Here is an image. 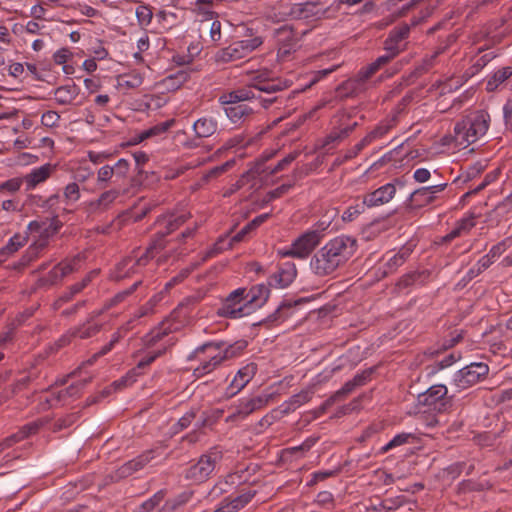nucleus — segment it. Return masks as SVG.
I'll use <instances>...</instances> for the list:
<instances>
[{
  "instance_id": "1",
  "label": "nucleus",
  "mask_w": 512,
  "mask_h": 512,
  "mask_svg": "<svg viewBox=\"0 0 512 512\" xmlns=\"http://www.w3.org/2000/svg\"><path fill=\"white\" fill-rule=\"evenodd\" d=\"M288 86L287 81L269 77L267 71L255 72L248 85L230 92L223 93L219 97V103L227 105L224 111L227 118L233 124H241L248 121L255 113L254 100H259V105L268 107L276 98H262L261 92L273 94Z\"/></svg>"
},
{
  "instance_id": "2",
  "label": "nucleus",
  "mask_w": 512,
  "mask_h": 512,
  "mask_svg": "<svg viewBox=\"0 0 512 512\" xmlns=\"http://www.w3.org/2000/svg\"><path fill=\"white\" fill-rule=\"evenodd\" d=\"M186 219L187 214L184 212L180 214H169L158 219V226L166 229L165 232H162L161 230L158 231V234L163 238L165 235L182 225ZM163 247V239H158L155 240L143 253L140 250L133 251L132 255L124 258L117 264L114 271V278L119 280L132 274L139 273L140 270L145 267L161 249H163Z\"/></svg>"
},
{
  "instance_id": "3",
  "label": "nucleus",
  "mask_w": 512,
  "mask_h": 512,
  "mask_svg": "<svg viewBox=\"0 0 512 512\" xmlns=\"http://www.w3.org/2000/svg\"><path fill=\"white\" fill-rule=\"evenodd\" d=\"M189 321V314L187 308L184 306H178L174 309L171 314L160 324V326L151 331L145 337V344L148 347L157 346L156 349L148 351L137 363L131 373L133 375H139L146 367L153 363L158 357H160L167 349V343L163 342V339L169 333L177 332L181 330Z\"/></svg>"
},
{
  "instance_id": "4",
  "label": "nucleus",
  "mask_w": 512,
  "mask_h": 512,
  "mask_svg": "<svg viewBox=\"0 0 512 512\" xmlns=\"http://www.w3.org/2000/svg\"><path fill=\"white\" fill-rule=\"evenodd\" d=\"M356 251V240L349 236H338L319 249L310 261L312 272L318 276L332 274L346 263Z\"/></svg>"
},
{
  "instance_id": "5",
  "label": "nucleus",
  "mask_w": 512,
  "mask_h": 512,
  "mask_svg": "<svg viewBox=\"0 0 512 512\" xmlns=\"http://www.w3.org/2000/svg\"><path fill=\"white\" fill-rule=\"evenodd\" d=\"M239 348L237 345L216 342H208L197 347L189 356L190 360L199 361V365L193 368V374L199 378L211 373L225 360L237 356Z\"/></svg>"
},
{
  "instance_id": "6",
  "label": "nucleus",
  "mask_w": 512,
  "mask_h": 512,
  "mask_svg": "<svg viewBox=\"0 0 512 512\" xmlns=\"http://www.w3.org/2000/svg\"><path fill=\"white\" fill-rule=\"evenodd\" d=\"M490 115L484 110L467 114L454 127V138L458 145L467 147L484 137L490 125Z\"/></svg>"
},
{
  "instance_id": "7",
  "label": "nucleus",
  "mask_w": 512,
  "mask_h": 512,
  "mask_svg": "<svg viewBox=\"0 0 512 512\" xmlns=\"http://www.w3.org/2000/svg\"><path fill=\"white\" fill-rule=\"evenodd\" d=\"M222 459L223 451L219 447H213L185 469L184 477L195 483H202L210 478Z\"/></svg>"
},
{
  "instance_id": "8",
  "label": "nucleus",
  "mask_w": 512,
  "mask_h": 512,
  "mask_svg": "<svg viewBox=\"0 0 512 512\" xmlns=\"http://www.w3.org/2000/svg\"><path fill=\"white\" fill-rule=\"evenodd\" d=\"M263 44V38L253 36L248 39L232 42L225 48L220 49L216 55V61L222 63L233 62L247 57Z\"/></svg>"
},
{
  "instance_id": "9",
  "label": "nucleus",
  "mask_w": 512,
  "mask_h": 512,
  "mask_svg": "<svg viewBox=\"0 0 512 512\" xmlns=\"http://www.w3.org/2000/svg\"><path fill=\"white\" fill-rule=\"evenodd\" d=\"M126 189L120 186L103 191L97 198L83 202L81 208L87 217H97L109 211L113 205L120 202Z\"/></svg>"
},
{
  "instance_id": "10",
  "label": "nucleus",
  "mask_w": 512,
  "mask_h": 512,
  "mask_svg": "<svg viewBox=\"0 0 512 512\" xmlns=\"http://www.w3.org/2000/svg\"><path fill=\"white\" fill-rule=\"evenodd\" d=\"M489 370L486 363L472 362L455 372L452 382L459 390H465L485 380Z\"/></svg>"
},
{
  "instance_id": "11",
  "label": "nucleus",
  "mask_w": 512,
  "mask_h": 512,
  "mask_svg": "<svg viewBox=\"0 0 512 512\" xmlns=\"http://www.w3.org/2000/svg\"><path fill=\"white\" fill-rule=\"evenodd\" d=\"M219 317L239 319L250 315L249 308L245 303L243 288L233 290L220 304L216 310Z\"/></svg>"
},
{
  "instance_id": "12",
  "label": "nucleus",
  "mask_w": 512,
  "mask_h": 512,
  "mask_svg": "<svg viewBox=\"0 0 512 512\" xmlns=\"http://www.w3.org/2000/svg\"><path fill=\"white\" fill-rule=\"evenodd\" d=\"M315 9L316 4L311 2L280 5L270 11L267 18L273 22L285 21L288 18L308 19L315 15Z\"/></svg>"
},
{
  "instance_id": "13",
  "label": "nucleus",
  "mask_w": 512,
  "mask_h": 512,
  "mask_svg": "<svg viewBox=\"0 0 512 512\" xmlns=\"http://www.w3.org/2000/svg\"><path fill=\"white\" fill-rule=\"evenodd\" d=\"M28 229L31 233H37L38 238L34 241L32 245L27 250V261H31L36 258L40 251L45 249L48 245L49 238L57 233L58 227L53 223H40L37 221H32L28 225Z\"/></svg>"
},
{
  "instance_id": "14",
  "label": "nucleus",
  "mask_w": 512,
  "mask_h": 512,
  "mask_svg": "<svg viewBox=\"0 0 512 512\" xmlns=\"http://www.w3.org/2000/svg\"><path fill=\"white\" fill-rule=\"evenodd\" d=\"M321 238L322 234L318 231H307L299 236L288 249L282 251V255L304 259L320 243Z\"/></svg>"
},
{
  "instance_id": "15",
  "label": "nucleus",
  "mask_w": 512,
  "mask_h": 512,
  "mask_svg": "<svg viewBox=\"0 0 512 512\" xmlns=\"http://www.w3.org/2000/svg\"><path fill=\"white\" fill-rule=\"evenodd\" d=\"M82 261L83 258L81 255L63 260L55 265L46 276L41 278V283L49 286L58 284L66 276L80 269Z\"/></svg>"
},
{
  "instance_id": "16",
  "label": "nucleus",
  "mask_w": 512,
  "mask_h": 512,
  "mask_svg": "<svg viewBox=\"0 0 512 512\" xmlns=\"http://www.w3.org/2000/svg\"><path fill=\"white\" fill-rule=\"evenodd\" d=\"M447 187V183L437 185L424 186L413 191L409 198V205L412 209H420L433 204L438 195Z\"/></svg>"
},
{
  "instance_id": "17",
  "label": "nucleus",
  "mask_w": 512,
  "mask_h": 512,
  "mask_svg": "<svg viewBox=\"0 0 512 512\" xmlns=\"http://www.w3.org/2000/svg\"><path fill=\"white\" fill-rule=\"evenodd\" d=\"M397 186L404 187V182L396 179L394 182L387 183L371 193H368L363 198V204L367 207H377L390 202L397 191Z\"/></svg>"
},
{
  "instance_id": "18",
  "label": "nucleus",
  "mask_w": 512,
  "mask_h": 512,
  "mask_svg": "<svg viewBox=\"0 0 512 512\" xmlns=\"http://www.w3.org/2000/svg\"><path fill=\"white\" fill-rule=\"evenodd\" d=\"M411 26L403 23L393 28L384 42V50L390 51L392 55H398L407 47V39L410 35Z\"/></svg>"
},
{
  "instance_id": "19",
  "label": "nucleus",
  "mask_w": 512,
  "mask_h": 512,
  "mask_svg": "<svg viewBox=\"0 0 512 512\" xmlns=\"http://www.w3.org/2000/svg\"><path fill=\"white\" fill-rule=\"evenodd\" d=\"M447 393L448 389L445 385H433L426 392L418 396V401L420 404L433 407L435 410L444 411L449 404L446 398Z\"/></svg>"
},
{
  "instance_id": "20",
  "label": "nucleus",
  "mask_w": 512,
  "mask_h": 512,
  "mask_svg": "<svg viewBox=\"0 0 512 512\" xmlns=\"http://www.w3.org/2000/svg\"><path fill=\"white\" fill-rule=\"evenodd\" d=\"M243 294L249 312L252 314L267 302L270 295V287L264 283L256 284L249 289L243 288Z\"/></svg>"
},
{
  "instance_id": "21",
  "label": "nucleus",
  "mask_w": 512,
  "mask_h": 512,
  "mask_svg": "<svg viewBox=\"0 0 512 512\" xmlns=\"http://www.w3.org/2000/svg\"><path fill=\"white\" fill-rule=\"evenodd\" d=\"M296 275L297 270L295 264L285 262L268 278L267 284L270 288H286L294 281Z\"/></svg>"
},
{
  "instance_id": "22",
  "label": "nucleus",
  "mask_w": 512,
  "mask_h": 512,
  "mask_svg": "<svg viewBox=\"0 0 512 512\" xmlns=\"http://www.w3.org/2000/svg\"><path fill=\"white\" fill-rule=\"evenodd\" d=\"M55 170L56 165L51 163H46L40 167L33 168L29 173L22 177L25 185V191H32L40 184L47 181Z\"/></svg>"
},
{
  "instance_id": "23",
  "label": "nucleus",
  "mask_w": 512,
  "mask_h": 512,
  "mask_svg": "<svg viewBox=\"0 0 512 512\" xmlns=\"http://www.w3.org/2000/svg\"><path fill=\"white\" fill-rule=\"evenodd\" d=\"M256 372L257 365L255 363H248L240 368L227 387L226 394L231 397L239 393L255 376Z\"/></svg>"
},
{
  "instance_id": "24",
  "label": "nucleus",
  "mask_w": 512,
  "mask_h": 512,
  "mask_svg": "<svg viewBox=\"0 0 512 512\" xmlns=\"http://www.w3.org/2000/svg\"><path fill=\"white\" fill-rule=\"evenodd\" d=\"M255 495V490L251 488L243 489L240 494L236 496L231 495L224 499L214 512H237L246 506Z\"/></svg>"
},
{
  "instance_id": "25",
  "label": "nucleus",
  "mask_w": 512,
  "mask_h": 512,
  "mask_svg": "<svg viewBox=\"0 0 512 512\" xmlns=\"http://www.w3.org/2000/svg\"><path fill=\"white\" fill-rule=\"evenodd\" d=\"M218 128V119L213 115H203L192 124V131L196 139L209 138L217 132Z\"/></svg>"
},
{
  "instance_id": "26",
  "label": "nucleus",
  "mask_w": 512,
  "mask_h": 512,
  "mask_svg": "<svg viewBox=\"0 0 512 512\" xmlns=\"http://www.w3.org/2000/svg\"><path fill=\"white\" fill-rule=\"evenodd\" d=\"M254 230L250 224L245 225L237 234H235L232 238L228 239L227 236L219 238V240L214 244V246L206 252L203 260H207L209 258L214 257L218 253H221L224 250L230 249L234 243L241 242L245 236Z\"/></svg>"
},
{
  "instance_id": "27",
  "label": "nucleus",
  "mask_w": 512,
  "mask_h": 512,
  "mask_svg": "<svg viewBox=\"0 0 512 512\" xmlns=\"http://www.w3.org/2000/svg\"><path fill=\"white\" fill-rule=\"evenodd\" d=\"M267 403V396H257L253 398L240 399L238 404L235 406L234 412L232 413L231 417L245 418L252 412L266 406Z\"/></svg>"
},
{
  "instance_id": "28",
  "label": "nucleus",
  "mask_w": 512,
  "mask_h": 512,
  "mask_svg": "<svg viewBox=\"0 0 512 512\" xmlns=\"http://www.w3.org/2000/svg\"><path fill=\"white\" fill-rule=\"evenodd\" d=\"M156 450H149L145 453L139 455L138 457L126 462L119 469L120 477H128L133 473L142 469L146 464H148L152 459L155 458Z\"/></svg>"
},
{
  "instance_id": "29",
  "label": "nucleus",
  "mask_w": 512,
  "mask_h": 512,
  "mask_svg": "<svg viewBox=\"0 0 512 512\" xmlns=\"http://www.w3.org/2000/svg\"><path fill=\"white\" fill-rule=\"evenodd\" d=\"M397 124V115L387 117L380 121L371 131L364 137L365 142L369 145L373 142L384 138Z\"/></svg>"
},
{
  "instance_id": "30",
  "label": "nucleus",
  "mask_w": 512,
  "mask_h": 512,
  "mask_svg": "<svg viewBox=\"0 0 512 512\" xmlns=\"http://www.w3.org/2000/svg\"><path fill=\"white\" fill-rule=\"evenodd\" d=\"M80 88L75 83L62 85L54 89V99L59 105L73 104L79 96Z\"/></svg>"
},
{
  "instance_id": "31",
  "label": "nucleus",
  "mask_w": 512,
  "mask_h": 512,
  "mask_svg": "<svg viewBox=\"0 0 512 512\" xmlns=\"http://www.w3.org/2000/svg\"><path fill=\"white\" fill-rule=\"evenodd\" d=\"M85 383L86 380L72 382L68 387L52 392L51 399L47 397L46 401L50 406H54L57 403L65 402L67 397H76Z\"/></svg>"
},
{
  "instance_id": "32",
  "label": "nucleus",
  "mask_w": 512,
  "mask_h": 512,
  "mask_svg": "<svg viewBox=\"0 0 512 512\" xmlns=\"http://www.w3.org/2000/svg\"><path fill=\"white\" fill-rule=\"evenodd\" d=\"M40 425L38 422H32L29 424H26L23 426L17 433L7 437L1 444H0V453L5 449L13 444L25 439L26 437L35 434Z\"/></svg>"
},
{
  "instance_id": "33",
  "label": "nucleus",
  "mask_w": 512,
  "mask_h": 512,
  "mask_svg": "<svg viewBox=\"0 0 512 512\" xmlns=\"http://www.w3.org/2000/svg\"><path fill=\"white\" fill-rule=\"evenodd\" d=\"M129 330V324H126L119 328L113 335L109 343L104 345L98 352L92 355L91 358H89L86 362L87 365H92L95 363V361L109 353L115 345L123 338L124 334Z\"/></svg>"
},
{
  "instance_id": "34",
  "label": "nucleus",
  "mask_w": 512,
  "mask_h": 512,
  "mask_svg": "<svg viewBox=\"0 0 512 512\" xmlns=\"http://www.w3.org/2000/svg\"><path fill=\"white\" fill-rule=\"evenodd\" d=\"M73 53L68 48H61L53 54V61L57 65L62 66V70L66 75L74 73V65L71 62Z\"/></svg>"
},
{
  "instance_id": "35",
  "label": "nucleus",
  "mask_w": 512,
  "mask_h": 512,
  "mask_svg": "<svg viewBox=\"0 0 512 512\" xmlns=\"http://www.w3.org/2000/svg\"><path fill=\"white\" fill-rule=\"evenodd\" d=\"M475 226L474 217H466L459 220L455 227L444 237L445 241H452L453 239L466 235Z\"/></svg>"
},
{
  "instance_id": "36",
  "label": "nucleus",
  "mask_w": 512,
  "mask_h": 512,
  "mask_svg": "<svg viewBox=\"0 0 512 512\" xmlns=\"http://www.w3.org/2000/svg\"><path fill=\"white\" fill-rule=\"evenodd\" d=\"M317 442V438L309 437L298 446L289 447L283 450V456L288 458H300L309 451Z\"/></svg>"
},
{
  "instance_id": "37",
  "label": "nucleus",
  "mask_w": 512,
  "mask_h": 512,
  "mask_svg": "<svg viewBox=\"0 0 512 512\" xmlns=\"http://www.w3.org/2000/svg\"><path fill=\"white\" fill-rule=\"evenodd\" d=\"M512 76V67L506 66L494 72L487 81V90L494 91Z\"/></svg>"
},
{
  "instance_id": "38",
  "label": "nucleus",
  "mask_w": 512,
  "mask_h": 512,
  "mask_svg": "<svg viewBox=\"0 0 512 512\" xmlns=\"http://www.w3.org/2000/svg\"><path fill=\"white\" fill-rule=\"evenodd\" d=\"M273 37L277 48L283 44L297 40L296 34L290 26L284 25L274 30Z\"/></svg>"
},
{
  "instance_id": "39",
  "label": "nucleus",
  "mask_w": 512,
  "mask_h": 512,
  "mask_svg": "<svg viewBox=\"0 0 512 512\" xmlns=\"http://www.w3.org/2000/svg\"><path fill=\"white\" fill-rule=\"evenodd\" d=\"M175 124L174 119L166 120L143 131L144 138H152L166 133Z\"/></svg>"
},
{
  "instance_id": "40",
  "label": "nucleus",
  "mask_w": 512,
  "mask_h": 512,
  "mask_svg": "<svg viewBox=\"0 0 512 512\" xmlns=\"http://www.w3.org/2000/svg\"><path fill=\"white\" fill-rule=\"evenodd\" d=\"M100 328H101V326L97 323L87 322V323L83 324L82 326H80L79 328H77L73 332V335L80 339L90 338V337L96 335L100 331Z\"/></svg>"
},
{
  "instance_id": "41",
  "label": "nucleus",
  "mask_w": 512,
  "mask_h": 512,
  "mask_svg": "<svg viewBox=\"0 0 512 512\" xmlns=\"http://www.w3.org/2000/svg\"><path fill=\"white\" fill-rule=\"evenodd\" d=\"M24 185L22 177H14L0 183V193L14 195Z\"/></svg>"
},
{
  "instance_id": "42",
  "label": "nucleus",
  "mask_w": 512,
  "mask_h": 512,
  "mask_svg": "<svg viewBox=\"0 0 512 512\" xmlns=\"http://www.w3.org/2000/svg\"><path fill=\"white\" fill-rule=\"evenodd\" d=\"M27 242V238L21 234L12 236L8 243L2 248V252L6 255L12 254L23 247Z\"/></svg>"
},
{
  "instance_id": "43",
  "label": "nucleus",
  "mask_w": 512,
  "mask_h": 512,
  "mask_svg": "<svg viewBox=\"0 0 512 512\" xmlns=\"http://www.w3.org/2000/svg\"><path fill=\"white\" fill-rule=\"evenodd\" d=\"M138 23L140 26H148L153 18V12L149 5L140 4L135 11Z\"/></svg>"
},
{
  "instance_id": "44",
  "label": "nucleus",
  "mask_w": 512,
  "mask_h": 512,
  "mask_svg": "<svg viewBox=\"0 0 512 512\" xmlns=\"http://www.w3.org/2000/svg\"><path fill=\"white\" fill-rule=\"evenodd\" d=\"M202 26L209 28V36L213 43H217L221 40V22L217 19L208 18L202 22Z\"/></svg>"
},
{
  "instance_id": "45",
  "label": "nucleus",
  "mask_w": 512,
  "mask_h": 512,
  "mask_svg": "<svg viewBox=\"0 0 512 512\" xmlns=\"http://www.w3.org/2000/svg\"><path fill=\"white\" fill-rule=\"evenodd\" d=\"M59 200V195L55 194L50 196L47 199L42 198L39 195H29V201L32 205L44 208V209H50L52 208Z\"/></svg>"
},
{
  "instance_id": "46",
  "label": "nucleus",
  "mask_w": 512,
  "mask_h": 512,
  "mask_svg": "<svg viewBox=\"0 0 512 512\" xmlns=\"http://www.w3.org/2000/svg\"><path fill=\"white\" fill-rule=\"evenodd\" d=\"M164 498L162 491L157 492L149 500L144 502L137 512H158V506Z\"/></svg>"
},
{
  "instance_id": "47",
  "label": "nucleus",
  "mask_w": 512,
  "mask_h": 512,
  "mask_svg": "<svg viewBox=\"0 0 512 512\" xmlns=\"http://www.w3.org/2000/svg\"><path fill=\"white\" fill-rule=\"evenodd\" d=\"M354 129V126H347L337 131H332L324 140L323 146L326 147L332 143L339 142L346 138Z\"/></svg>"
},
{
  "instance_id": "48",
  "label": "nucleus",
  "mask_w": 512,
  "mask_h": 512,
  "mask_svg": "<svg viewBox=\"0 0 512 512\" xmlns=\"http://www.w3.org/2000/svg\"><path fill=\"white\" fill-rule=\"evenodd\" d=\"M369 375L361 374L355 376L351 381H348L337 393V395H347L351 393L356 387L365 384L366 379Z\"/></svg>"
},
{
  "instance_id": "49",
  "label": "nucleus",
  "mask_w": 512,
  "mask_h": 512,
  "mask_svg": "<svg viewBox=\"0 0 512 512\" xmlns=\"http://www.w3.org/2000/svg\"><path fill=\"white\" fill-rule=\"evenodd\" d=\"M63 197L67 204L75 203L80 199V188L75 182L69 183L65 186Z\"/></svg>"
},
{
  "instance_id": "50",
  "label": "nucleus",
  "mask_w": 512,
  "mask_h": 512,
  "mask_svg": "<svg viewBox=\"0 0 512 512\" xmlns=\"http://www.w3.org/2000/svg\"><path fill=\"white\" fill-rule=\"evenodd\" d=\"M312 398V393L308 390L301 391L298 394L293 395L288 402V409L295 410L301 405L309 402Z\"/></svg>"
},
{
  "instance_id": "51",
  "label": "nucleus",
  "mask_w": 512,
  "mask_h": 512,
  "mask_svg": "<svg viewBox=\"0 0 512 512\" xmlns=\"http://www.w3.org/2000/svg\"><path fill=\"white\" fill-rule=\"evenodd\" d=\"M111 167L114 172L115 182H117L127 177L130 165L126 159L121 158Z\"/></svg>"
},
{
  "instance_id": "52",
  "label": "nucleus",
  "mask_w": 512,
  "mask_h": 512,
  "mask_svg": "<svg viewBox=\"0 0 512 512\" xmlns=\"http://www.w3.org/2000/svg\"><path fill=\"white\" fill-rule=\"evenodd\" d=\"M337 210L336 209H330L327 211V213L317 222L316 229L314 231H318L320 234L321 232L327 230L333 220L337 217Z\"/></svg>"
},
{
  "instance_id": "53",
  "label": "nucleus",
  "mask_w": 512,
  "mask_h": 512,
  "mask_svg": "<svg viewBox=\"0 0 512 512\" xmlns=\"http://www.w3.org/2000/svg\"><path fill=\"white\" fill-rule=\"evenodd\" d=\"M413 435L411 433H400L395 435L382 449L383 451L392 450L398 446L404 445L409 442V439L412 438Z\"/></svg>"
},
{
  "instance_id": "54",
  "label": "nucleus",
  "mask_w": 512,
  "mask_h": 512,
  "mask_svg": "<svg viewBox=\"0 0 512 512\" xmlns=\"http://www.w3.org/2000/svg\"><path fill=\"white\" fill-rule=\"evenodd\" d=\"M143 83V76L141 73L132 71L131 73L123 76L122 78V86L127 88H137L141 86Z\"/></svg>"
},
{
  "instance_id": "55",
  "label": "nucleus",
  "mask_w": 512,
  "mask_h": 512,
  "mask_svg": "<svg viewBox=\"0 0 512 512\" xmlns=\"http://www.w3.org/2000/svg\"><path fill=\"white\" fill-rule=\"evenodd\" d=\"M493 57L494 56L491 53H485L474 59L470 68V76H473L481 71L493 59Z\"/></svg>"
},
{
  "instance_id": "56",
  "label": "nucleus",
  "mask_w": 512,
  "mask_h": 512,
  "mask_svg": "<svg viewBox=\"0 0 512 512\" xmlns=\"http://www.w3.org/2000/svg\"><path fill=\"white\" fill-rule=\"evenodd\" d=\"M297 40L291 41L289 43L283 44L277 48V57L280 61H286L291 53L295 52L297 49Z\"/></svg>"
},
{
  "instance_id": "57",
  "label": "nucleus",
  "mask_w": 512,
  "mask_h": 512,
  "mask_svg": "<svg viewBox=\"0 0 512 512\" xmlns=\"http://www.w3.org/2000/svg\"><path fill=\"white\" fill-rule=\"evenodd\" d=\"M113 169L110 165H104L97 171V182L100 187L106 185L114 177Z\"/></svg>"
},
{
  "instance_id": "58",
  "label": "nucleus",
  "mask_w": 512,
  "mask_h": 512,
  "mask_svg": "<svg viewBox=\"0 0 512 512\" xmlns=\"http://www.w3.org/2000/svg\"><path fill=\"white\" fill-rule=\"evenodd\" d=\"M60 121V115L53 110L46 111L42 114L41 123L48 128L57 127Z\"/></svg>"
},
{
  "instance_id": "59",
  "label": "nucleus",
  "mask_w": 512,
  "mask_h": 512,
  "mask_svg": "<svg viewBox=\"0 0 512 512\" xmlns=\"http://www.w3.org/2000/svg\"><path fill=\"white\" fill-rule=\"evenodd\" d=\"M234 164H235L234 160H229L220 166H216V167L210 169L205 174V179L209 180V179L216 178V177L222 175L223 173L228 171L231 167H233Z\"/></svg>"
},
{
  "instance_id": "60",
  "label": "nucleus",
  "mask_w": 512,
  "mask_h": 512,
  "mask_svg": "<svg viewBox=\"0 0 512 512\" xmlns=\"http://www.w3.org/2000/svg\"><path fill=\"white\" fill-rule=\"evenodd\" d=\"M244 142V137L242 135H235L224 142V144L217 150V154H222L225 151H228L232 148L242 146Z\"/></svg>"
},
{
  "instance_id": "61",
  "label": "nucleus",
  "mask_w": 512,
  "mask_h": 512,
  "mask_svg": "<svg viewBox=\"0 0 512 512\" xmlns=\"http://www.w3.org/2000/svg\"><path fill=\"white\" fill-rule=\"evenodd\" d=\"M97 274H98V271L93 270L88 275H86L82 279L81 282L72 285L70 287L72 289V294H78L79 292H81L92 281L93 277H95Z\"/></svg>"
},
{
  "instance_id": "62",
  "label": "nucleus",
  "mask_w": 512,
  "mask_h": 512,
  "mask_svg": "<svg viewBox=\"0 0 512 512\" xmlns=\"http://www.w3.org/2000/svg\"><path fill=\"white\" fill-rule=\"evenodd\" d=\"M290 188H291L290 184H283V185L277 187L276 189L269 191L264 200L266 202H270L276 198H279L282 195H284L285 193H287Z\"/></svg>"
},
{
  "instance_id": "63",
  "label": "nucleus",
  "mask_w": 512,
  "mask_h": 512,
  "mask_svg": "<svg viewBox=\"0 0 512 512\" xmlns=\"http://www.w3.org/2000/svg\"><path fill=\"white\" fill-rule=\"evenodd\" d=\"M212 1L211 0H196L195 1V10L199 13L212 16Z\"/></svg>"
},
{
  "instance_id": "64",
  "label": "nucleus",
  "mask_w": 512,
  "mask_h": 512,
  "mask_svg": "<svg viewBox=\"0 0 512 512\" xmlns=\"http://www.w3.org/2000/svg\"><path fill=\"white\" fill-rule=\"evenodd\" d=\"M369 144L365 142V139H361L357 144L350 148L345 154V160H350L356 157L365 147Z\"/></svg>"
}]
</instances>
